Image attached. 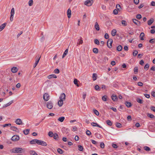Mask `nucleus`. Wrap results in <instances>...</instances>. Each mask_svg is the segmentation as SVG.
<instances>
[{
  "label": "nucleus",
  "mask_w": 155,
  "mask_h": 155,
  "mask_svg": "<svg viewBox=\"0 0 155 155\" xmlns=\"http://www.w3.org/2000/svg\"><path fill=\"white\" fill-rule=\"evenodd\" d=\"M144 149L147 151H149L150 150V148L147 146H144L143 147Z\"/></svg>",
  "instance_id": "obj_34"
},
{
  "label": "nucleus",
  "mask_w": 155,
  "mask_h": 155,
  "mask_svg": "<svg viewBox=\"0 0 155 155\" xmlns=\"http://www.w3.org/2000/svg\"><path fill=\"white\" fill-rule=\"evenodd\" d=\"M111 98L112 100L114 101H116L117 100V97L115 95H112L111 96Z\"/></svg>",
  "instance_id": "obj_20"
},
{
  "label": "nucleus",
  "mask_w": 155,
  "mask_h": 155,
  "mask_svg": "<svg viewBox=\"0 0 155 155\" xmlns=\"http://www.w3.org/2000/svg\"><path fill=\"white\" fill-rule=\"evenodd\" d=\"M11 125V124H5L2 125L3 127H10Z\"/></svg>",
  "instance_id": "obj_49"
},
{
  "label": "nucleus",
  "mask_w": 155,
  "mask_h": 155,
  "mask_svg": "<svg viewBox=\"0 0 155 155\" xmlns=\"http://www.w3.org/2000/svg\"><path fill=\"white\" fill-rule=\"evenodd\" d=\"M97 74L94 73L93 74V79L94 81L96 80L97 79Z\"/></svg>",
  "instance_id": "obj_26"
},
{
  "label": "nucleus",
  "mask_w": 155,
  "mask_h": 155,
  "mask_svg": "<svg viewBox=\"0 0 155 155\" xmlns=\"http://www.w3.org/2000/svg\"><path fill=\"white\" fill-rule=\"evenodd\" d=\"M33 4V0H30L28 2V4L29 6H31Z\"/></svg>",
  "instance_id": "obj_59"
},
{
  "label": "nucleus",
  "mask_w": 155,
  "mask_h": 155,
  "mask_svg": "<svg viewBox=\"0 0 155 155\" xmlns=\"http://www.w3.org/2000/svg\"><path fill=\"white\" fill-rule=\"evenodd\" d=\"M65 117H61L59 118L58 119V120L62 122H63L64 120Z\"/></svg>",
  "instance_id": "obj_33"
},
{
  "label": "nucleus",
  "mask_w": 155,
  "mask_h": 155,
  "mask_svg": "<svg viewBox=\"0 0 155 155\" xmlns=\"http://www.w3.org/2000/svg\"><path fill=\"white\" fill-rule=\"evenodd\" d=\"M71 11L70 8H68L67 11V15L68 17L70 18L71 17Z\"/></svg>",
  "instance_id": "obj_19"
},
{
  "label": "nucleus",
  "mask_w": 155,
  "mask_h": 155,
  "mask_svg": "<svg viewBox=\"0 0 155 155\" xmlns=\"http://www.w3.org/2000/svg\"><path fill=\"white\" fill-rule=\"evenodd\" d=\"M125 104L126 105L127 107L129 108L132 106V104L130 102L126 101L125 102Z\"/></svg>",
  "instance_id": "obj_12"
},
{
  "label": "nucleus",
  "mask_w": 155,
  "mask_h": 155,
  "mask_svg": "<svg viewBox=\"0 0 155 155\" xmlns=\"http://www.w3.org/2000/svg\"><path fill=\"white\" fill-rule=\"evenodd\" d=\"M66 95L64 93H63L61 94L59 98L60 100L61 99L63 100H64L65 98Z\"/></svg>",
  "instance_id": "obj_11"
},
{
  "label": "nucleus",
  "mask_w": 155,
  "mask_h": 155,
  "mask_svg": "<svg viewBox=\"0 0 155 155\" xmlns=\"http://www.w3.org/2000/svg\"><path fill=\"white\" fill-rule=\"evenodd\" d=\"M90 100L91 102H94L96 100V97L94 96L92 97H91Z\"/></svg>",
  "instance_id": "obj_40"
},
{
  "label": "nucleus",
  "mask_w": 155,
  "mask_h": 155,
  "mask_svg": "<svg viewBox=\"0 0 155 155\" xmlns=\"http://www.w3.org/2000/svg\"><path fill=\"white\" fill-rule=\"evenodd\" d=\"M86 134L88 136H90L91 134V133L90 130H87L86 131Z\"/></svg>",
  "instance_id": "obj_60"
},
{
  "label": "nucleus",
  "mask_w": 155,
  "mask_h": 155,
  "mask_svg": "<svg viewBox=\"0 0 155 155\" xmlns=\"http://www.w3.org/2000/svg\"><path fill=\"white\" fill-rule=\"evenodd\" d=\"M100 147H101L102 149H103L104 148L105 145L104 143H103V142L101 143Z\"/></svg>",
  "instance_id": "obj_56"
},
{
  "label": "nucleus",
  "mask_w": 155,
  "mask_h": 155,
  "mask_svg": "<svg viewBox=\"0 0 155 155\" xmlns=\"http://www.w3.org/2000/svg\"><path fill=\"white\" fill-rule=\"evenodd\" d=\"M63 100L60 99L58 102V104L59 107H61L63 105Z\"/></svg>",
  "instance_id": "obj_24"
},
{
  "label": "nucleus",
  "mask_w": 155,
  "mask_h": 155,
  "mask_svg": "<svg viewBox=\"0 0 155 155\" xmlns=\"http://www.w3.org/2000/svg\"><path fill=\"white\" fill-rule=\"evenodd\" d=\"M107 99V96L106 95H104L102 97V100L103 101H106Z\"/></svg>",
  "instance_id": "obj_47"
},
{
  "label": "nucleus",
  "mask_w": 155,
  "mask_h": 155,
  "mask_svg": "<svg viewBox=\"0 0 155 155\" xmlns=\"http://www.w3.org/2000/svg\"><path fill=\"white\" fill-rule=\"evenodd\" d=\"M29 131V129L25 130L23 131V133L25 135H27L28 134Z\"/></svg>",
  "instance_id": "obj_30"
},
{
  "label": "nucleus",
  "mask_w": 155,
  "mask_h": 155,
  "mask_svg": "<svg viewBox=\"0 0 155 155\" xmlns=\"http://www.w3.org/2000/svg\"><path fill=\"white\" fill-rule=\"evenodd\" d=\"M116 8L118 10H120L121 8L120 5L119 4H117L116 5Z\"/></svg>",
  "instance_id": "obj_64"
},
{
  "label": "nucleus",
  "mask_w": 155,
  "mask_h": 155,
  "mask_svg": "<svg viewBox=\"0 0 155 155\" xmlns=\"http://www.w3.org/2000/svg\"><path fill=\"white\" fill-rule=\"evenodd\" d=\"M113 40L111 38H109L107 42V45L108 48H111L112 47V44Z\"/></svg>",
  "instance_id": "obj_3"
},
{
  "label": "nucleus",
  "mask_w": 155,
  "mask_h": 155,
  "mask_svg": "<svg viewBox=\"0 0 155 155\" xmlns=\"http://www.w3.org/2000/svg\"><path fill=\"white\" fill-rule=\"evenodd\" d=\"M78 150L80 151H82L83 150V147L81 145H78Z\"/></svg>",
  "instance_id": "obj_54"
},
{
  "label": "nucleus",
  "mask_w": 155,
  "mask_h": 155,
  "mask_svg": "<svg viewBox=\"0 0 155 155\" xmlns=\"http://www.w3.org/2000/svg\"><path fill=\"white\" fill-rule=\"evenodd\" d=\"M116 30L115 29H113L111 31V35L113 36H115L116 34Z\"/></svg>",
  "instance_id": "obj_28"
},
{
  "label": "nucleus",
  "mask_w": 155,
  "mask_h": 155,
  "mask_svg": "<svg viewBox=\"0 0 155 155\" xmlns=\"http://www.w3.org/2000/svg\"><path fill=\"white\" fill-rule=\"evenodd\" d=\"M95 28L96 29L97 31H99L100 30V28L99 25H98V23L97 22H96L95 25Z\"/></svg>",
  "instance_id": "obj_21"
},
{
  "label": "nucleus",
  "mask_w": 155,
  "mask_h": 155,
  "mask_svg": "<svg viewBox=\"0 0 155 155\" xmlns=\"http://www.w3.org/2000/svg\"><path fill=\"white\" fill-rule=\"evenodd\" d=\"M48 136L51 137H53L54 136V134L52 131H49L48 133Z\"/></svg>",
  "instance_id": "obj_48"
},
{
  "label": "nucleus",
  "mask_w": 155,
  "mask_h": 155,
  "mask_svg": "<svg viewBox=\"0 0 155 155\" xmlns=\"http://www.w3.org/2000/svg\"><path fill=\"white\" fill-rule=\"evenodd\" d=\"M19 139V137L18 135H14L12 137L11 140L13 141H16Z\"/></svg>",
  "instance_id": "obj_5"
},
{
  "label": "nucleus",
  "mask_w": 155,
  "mask_h": 155,
  "mask_svg": "<svg viewBox=\"0 0 155 155\" xmlns=\"http://www.w3.org/2000/svg\"><path fill=\"white\" fill-rule=\"evenodd\" d=\"M54 72L55 74H58L59 73L60 71L59 69H56L54 70Z\"/></svg>",
  "instance_id": "obj_57"
},
{
  "label": "nucleus",
  "mask_w": 155,
  "mask_h": 155,
  "mask_svg": "<svg viewBox=\"0 0 155 155\" xmlns=\"http://www.w3.org/2000/svg\"><path fill=\"white\" fill-rule=\"evenodd\" d=\"M11 15H13L15 14V9L14 8H12L11 10V12H10Z\"/></svg>",
  "instance_id": "obj_44"
},
{
  "label": "nucleus",
  "mask_w": 155,
  "mask_h": 155,
  "mask_svg": "<svg viewBox=\"0 0 155 155\" xmlns=\"http://www.w3.org/2000/svg\"><path fill=\"white\" fill-rule=\"evenodd\" d=\"M47 107L49 109H51L53 107V104L52 102L50 101L47 103Z\"/></svg>",
  "instance_id": "obj_4"
},
{
  "label": "nucleus",
  "mask_w": 155,
  "mask_h": 155,
  "mask_svg": "<svg viewBox=\"0 0 155 155\" xmlns=\"http://www.w3.org/2000/svg\"><path fill=\"white\" fill-rule=\"evenodd\" d=\"M48 78L49 79H51L52 78H57V76L55 74H52L48 76Z\"/></svg>",
  "instance_id": "obj_17"
},
{
  "label": "nucleus",
  "mask_w": 155,
  "mask_h": 155,
  "mask_svg": "<svg viewBox=\"0 0 155 155\" xmlns=\"http://www.w3.org/2000/svg\"><path fill=\"white\" fill-rule=\"evenodd\" d=\"M53 137L54 139L56 140H58V135L56 133H55L54 134V136H53Z\"/></svg>",
  "instance_id": "obj_18"
},
{
  "label": "nucleus",
  "mask_w": 155,
  "mask_h": 155,
  "mask_svg": "<svg viewBox=\"0 0 155 155\" xmlns=\"http://www.w3.org/2000/svg\"><path fill=\"white\" fill-rule=\"evenodd\" d=\"M40 145L43 146H46L47 144L46 142L42 140H40Z\"/></svg>",
  "instance_id": "obj_23"
},
{
  "label": "nucleus",
  "mask_w": 155,
  "mask_h": 155,
  "mask_svg": "<svg viewBox=\"0 0 155 155\" xmlns=\"http://www.w3.org/2000/svg\"><path fill=\"white\" fill-rule=\"evenodd\" d=\"M106 123L109 126H111L112 125V122L109 120H108L106 121Z\"/></svg>",
  "instance_id": "obj_45"
},
{
  "label": "nucleus",
  "mask_w": 155,
  "mask_h": 155,
  "mask_svg": "<svg viewBox=\"0 0 155 155\" xmlns=\"http://www.w3.org/2000/svg\"><path fill=\"white\" fill-rule=\"evenodd\" d=\"M15 123L18 125L22 124V120L20 119H17L15 121Z\"/></svg>",
  "instance_id": "obj_9"
},
{
  "label": "nucleus",
  "mask_w": 155,
  "mask_h": 155,
  "mask_svg": "<svg viewBox=\"0 0 155 155\" xmlns=\"http://www.w3.org/2000/svg\"><path fill=\"white\" fill-rule=\"evenodd\" d=\"M57 152L60 154H62L63 153L64 151L61 148H59L57 149Z\"/></svg>",
  "instance_id": "obj_38"
},
{
  "label": "nucleus",
  "mask_w": 155,
  "mask_h": 155,
  "mask_svg": "<svg viewBox=\"0 0 155 155\" xmlns=\"http://www.w3.org/2000/svg\"><path fill=\"white\" fill-rule=\"evenodd\" d=\"M122 47L121 45L118 46L117 48V50L118 51H120L122 50Z\"/></svg>",
  "instance_id": "obj_35"
},
{
  "label": "nucleus",
  "mask_w": 155,
  "mask_h": 155,
  "mask_svg": "<svg viewBox=\"0 0 155 155\" xmlns=\"http://www.w3.org/2000/svg\"><path fill=\"white\" fill-rule=\"evenodd\" d=\"M96 136L98 138H100L101 137V136L100 134H98L97 133H96L95 134Z\"/></svg>",
  "instance_id": "obj_62"
},
{
  "label": "nucleus",
  "mask_w": 155,
  "mask_h": 155,
  "mask_svg": "<svg viewBox=\"0 0 155 155\" xmlns=\"http://www.w3.org/2000/svg\"><path fill=\"white\" fill-rule=\"evenodd\" d=\"M10 128L11 130L16 132H18L19 131L18 129L15 126H11V127Z\"/></svg>",
  "instance_id": "obj_13"
},
{
  "label": "nucleus",
  "mask_w": 155,
  "mask_h": 155,
  "mask_svg": "<svg viewBox=\"0 0 155 155\" xmlns=\"http://www.w3.org/2000/svg\"><path fill=\"white\" fill-rule=\"evenodd\" d=\"M115 125L118 128H120L122 127V125L120 123H116Z\"/></svg>",
  "instance_id": "obj_43"
},
{
  "label": "nucleus",
  "mask_w": 155,
  "mask_h": 155,
  "mask_svg": "<svg viewBox=\"0 0 155 155\" xmlns=\"http://www.w3.org/2000/svg\"><path fill=\"white\" fill-rule=\"evenodd\" d=\"M138 54V52L137 51H134L133 52V55L134 56H136Z\"/></svg>",
  "instance_id": "obj_61"
},
{
  "label": "nucleus",
  "mask_w": 155,
  "mask_h": 155,
  "mask_svg": "<svg viewBox=\"0 0 155 155\" xmlns=\"http://www.w3.org/2000/svg\"><path fill=\"white\" fill-rule=\"evenodd\" d=\"M133 22L136 25L140 26V22L139 21L137 20L136 19H133Z\"/></svg>",
  "instance_id": "obj_10"
},
{
  "label": "nucleus",
  "mask_w": 155,
  "mask_h": 155,
  "mask_svg": "<svg viewBox=\"0 0 155 155\" xmlns=\"http://www.w3.org/2000/svg\"><path fill=\"white\" fill-rule=\"evenodd\" d=\"M136 101L140 104H142L143 103V101L139 98H137Z\"/></svg>",
  "instance_id": "obj_29"
},
{
  "label": "nucleus",
  "mask_w": 155,
  "mask_h": 155,
  "mask_svg": "<svg viewBox=\"0 0 155 155\" xmlns=\"http://www.w3.org/2000/svg\"><path fill=\"white\" fill-rule=\"evenodd\" d=\"M43 98L45 101H47L49 100V96L48 93H45L43 95Z\"/></svg>",
  "instance_id": "obj_6"
},
{
  "label": "nucleus",
  "mask_w": 155,
  "mask_h": 155,
  "mask_svg": "<svg viewBox=\"0 0 155 155\" xmlns=\"http://www.w3.org/2000/svg\"><path fill=\"white\" fill-rule=\"evenodd\" d=\"M134 72L135 74H136L138 72V67H134Z\"/></svg>",
  "instance_id": "obj_50"
},
{
  "label": "nucleus",
  "mask_w": 155,
  "mask_h": 155,
  "mask_svg": "<svg viewBox=\"0 0 155 155\" xmlns=\"http://www.w3.org/2000/svg\"><path fill=\"white\" fill-rule=\"evenodd\" d=\"M7 24V23H5L2 24L0 26V31L4 29Z\"/></svg>",
  "instance_id": "obj_15"
},
{
  "label": "nucleus",
  "mask_w": 155,
  "mask_h": 155,
  "mask_svg": "<svg viewBox=\"0 0 155 155\" xmlns=\"http://www.w3.org/2000/svg\"><path fill=\"white\" fill-rule=\"evenodd\" d=\"M94 43L97 45H99L100 42L98 39H96L94 40Z\"/></svg>",
  "instance_id": "obj_52"
},
{
  "label": "nucleus",
  "mask_w": 155,
  "mask_h": 155,
  "mask_svg": "<svg viewBox=\"0 0 155 155\" xmlns=\"http://www.w3.org/2000/svg\"><path fill=\"white\" fill-rule=\"evenodd\" d=\"M149 42L151 44H153L155 43V39L153 38L150 39L149 40Z\"/></svg>",
  "instance_id": "obj_53"
},
{
  "label": "nucleus",
  "mask_w": 155,
  "mask_h": 155,
  "mask_svg": "<svg viewBox=\"0 0 155 155\" xmlns=\"http://www.w3.org/2000/svg\"><path fill=\"white\" fill-rule=\"evenodd\" d=\"M94 88L97 91H99L101 90V88L99 87V86L98 85H96L95 86Z\"/></svg>",
  "instance_id": "obj_39"
},
{
  "label": "nucleus",
  "mask_w": 155,
  "mask_h": 155,
  "mask_svg": "<svg viewBox=\"0 0 155 155\" xmlns=\"http://www.w3.org/2000/svg\"><path fill=\"white\" fill-rule=\"evenodd\" d=\"M68 49H66V50L64 51V52L62 55V58H64L65 56L67 55V54H68Z\"/></svg>",
  "instance_id": "obj_31"
},
{
  "label": "nucleus",
  "mask_w": 155,
  "mask_h": 155,
  "mask_svg": "<svg viewBox=\"0 0 155 155\" xmlns=\"http://www.w3.org/2000/svg\"><path fill=\"white\" fill-rule=\"evenodd\" d=\"M91 125L92 126L94 127H97L103 129V128L101 126L98 124L97 123L94 122H92L91 123Z\"/></svg>",
  "instance_id": "obj_8"
},
{
  "label": "nucleus",
  "mask_w": 155,
  "mask_h": 155,
  "mask_svg": "<svg viewBox=\"0 0 155 155\" xmlns=\"http://www.w3.org/2000/svg\"><path fill=\"white\" fill-rule=\"evenodd\" d=\"M144 36V34L143 32H141L140 35V40H144L143 37Z\"/></svg>",
  "instance_id": "obj_25"
},
{
  "label": "nucleus",
  "mask_w": 155,
  "mask_h": 155,
  "mask_svg": "<svg viewBox=\"0 0 155 155\" xmlns=\"http://www.w3.org/2000/svg\"><path fill=\"white\" fill-rule=\"evenodd\" d=\"M36 57L37 58L36 59L35 63L34 65V68L36 67V66L38 64L40 60V58L41 56H40L39 55H38Z\"/></svg>",
  "instance_id": "obj_7"
},
{
  "label": "nucleus",
  "mask_w": 155,
  "mask_h": 155,
  "mask_svg": "<svg viewBox=\"0 0 155 155\" xmlns=\"http://www.w3.org/2000/svg\"><path fill=\"white\" fill-rule=\"evenodd\" d=\"M23 149L20 147H15L13 148L12 150H11L12 153H22Z\"/></svg>",
  "instance_id": "obj_1"
},
{
  "label": "nucleus",
  "mask_w": 155,
  "mask_h": 155,
  "mask_svg": "<svg viewBox=\"0 0 155 155\" xmlns=\"http://www.w3.org/2000/svg\"><path fill=\"white\" fill-rule=\"evenodd\" d=\"M154 21V19L151 18L147 21V24L148 25H151Z\"/></svg>",
  "instance_id": "obj_16"
},
{
  "label": "nucleus",
  "mask_w": 155,
  "mask_h": 155,
  "mask_svg": "<svg viewBox=\"0 0 155 155\" xmlns=\"http://www.w3.org/2000/svg\"><path fill=\"white\" fill-rule=\"evenodd\" d=\"M149 67V65L147 63L146 64V65H145L144 67V68L146 70H147L148 69Z\"/></svg>",
  "instance_id": "obj_51"
},
{
  "label": "nucleus",
  "mask_w": 155,
  "mask_h": 155,
  "mask_svg": "<svg viewBox=\"0 0 155 155\" xmlns=\"http://www.w3.org/2000/svg\"><path fill=\"white\" fill-rule=\"evenodd\" d=\"M78 81L76 79H75L74 81V83L75 84L77 85V87H79V85L78 84Z\"/></svg>",
  "instance_id": "obj_37"
},
{
  "label": "nucleus",
  "mask_w": 155,
  "mask_h": 155,
  "mask_svg": "<svg viewBox=\"0 0 155 155\" xmlns=\"http://www.w3.org/2000/svg\"><path fill=\"white\" fill-rule=\"evenodd\" d=\"M142 16L140 14H137L136 15V18L138 19H140L141 18Z\"/></svg>",
  "instance_id": "obj_58"
},
{
  "label": "nucleus",
  "mask_w": 155,
  "mask_h": 155,
  "mask_svg": "<svg viewBox=\"0 0 155 155\" xmlns=\"http://www.w3.org/2000/svg\"><path fill=\"white\" fill-rule=\"evenodd\" d=\"M13 100H12L7 104H4L3 107V108L7 107L10 105L13 102Z\"/></svg>",
  "instance_id": "obj_14"
},
{
  "label": "nucleus",
  "mask_w": 155,
  "mask_h": 155,
  "mask_svg": "<svg viewBox=\"0 0 155 155\" xmlns=\"http://www.w3.org/2000/svg\"><path fill=\"white\" fill-rule=\"evenodd\" d=\"M83 43V41L82 40V38L81 37H80V40L79 41V42H78L77 43L78 44H82Z\"/></svg>",
  "instance_id": "obj_55"
},
{
  "label": "nucleus",
  "mask_w": 155,
  "mask_h": 155,
  "mask_svg": "<svg viewBox=\"0 0 155 155\" xmlns=\"http://www.w3.org/2000/svg\"><path fill=\"white\" fill-rule=\"evenodd\" d=\"M29 153L31 155H38L37 153L34 150H31L29 152Z\"/></svg>",
  "instance_id": "obj_32"
},
{
  "label": "nucleus",
  "mask_w": 155,
  "mask_h": 155,
  "mask_svg": "<svg viewBox=\"0 0 155 155\" xmlns=\"http://www.w3.org/2000/svg\"><path fill=\"white\" fill-rule=\"evenodd\" d=\"M104 38L106 39H108L109 38V36L107 33H106L104 35Z\"/></svg>",
  "instance_id": "obj_63"
},
{
  "label": "nucleus",
  "mask_w": 155,
  "mask_h": 155,
  "mask_svg": "<svg viewBox=\"0 0 155 155\" xmlns=\"http://www.w3.org/2000/svg\"><path fill=\"white\" fill-rule=\"evenodd\" d=\"M121 23L124 26H126L127 25V22L125 20H122L121 21Z\"/></svg>",
  "instance_id": "obj_41"
},
{
  "label": "nucleus",
  "mask_w": 155,
  "mask_h": 155,
  "mask_svg": "<svg viewBox=\"0 0 155 155\" xmlns=\"http://www.w3.org/2000/svg\"><path fill=\"white\" fill-rule=\"evenodd\" d=\"M93 51L95 54H97L98 52V49L97 48H94L93 49Z\"/></svg>",
  "instance_id": "obj_36"
},
{
  "label": "nucleus",
  "mask_w": 155,
  "mask_h": 155,
  "mask_svg": "<svg viewBox=\"0 0 155 155\" xmlns=\"http://www.w3.org/2000/svg\"><path fill=\"white\" fill-rule=\"evenodd\" d=\"M36 139H34V140H33L30 141V143L31 144L36 143Z\"/></svg>",
  "instance_id": "obj_46"
},
{
  "label": "nucleus",
  "mask_w": 155,
  "mask_h": 155,
  "mask_svg": "<svg viewBox=\"0 0 155 155\" xmlns=\"http://www.w3.org/2000/svg\"><path fill=\"white\" fill-rule=\"evenodd\" d=\"M18 71V69L16 67H14L12 68L11 71L14 73H15L17 72Z\"/></svg>",
  "instance_id": "obj_22"
},
{
  "label": "nucleus",
  "mask_w": 155,
  "mask_h": 155,
  "mask_svg": "<svg viewBox=\"0 0 155 155\" xmlns=\"http://www.w3.org/2000/svg\"><path fill=\"white\" fill-rule=\"evenodd\" d=\"M93 3V1L92 0H87L84 2V4L87 6H91Z\"/></svg>",
  "instance_id": "obj_2"
},
{
  "label": "nucleus",
  "mask_w": 155,
  "mask_h": 155,
  "mask_svg": "<svg viewBox=\"0 0 155 155\" xmlns=\"http://www.w3.org/2000/svg\"><path fill=\"white\" fill-rule=\"evenodd\" d=\"M93 111L94 113L97 116H98L99 115V112L95 109H93Z\"/></svg>",
  "instance_id": "obj_42"
},
{
  "label": "nucleus",
  "mask_w": 155,
  "mask_h": 155,
  "mask_svg": "<svg viewBox=\"0 0 155 155\" xmlns=\"http://www.w3.org/2000/svg\"><path fill=\"white\" fill-rule=\"evenodd\" d=\"M147 115L148 117L151 118H154L155 117V116L153 114H150L149 113H147Z\"/></svg>",
  "instance_id": "obj_27"
}]
</instances>
